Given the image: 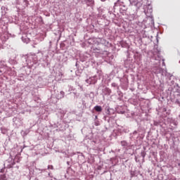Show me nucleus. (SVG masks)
<instances>
[{
  "mask_svg": "<svg viewBox=\"0 0 180 180\" xmlns=\"http://www.w3.org/2000/svg\"><path fill=\"white\" fill-rule=\"evenodd\" d=\"M96 112H102V107L101 105H96L94 107Z\"/></svg>",
  "mask_w": 180,
  "mask_h": 180,
  "instance_id": "obj_1",
  "label": "nucleus"
},
{
  "mask_svg": "<svg viewBox=\"0 0 180 180\" xmlns=\"http://www.w3.org/2000/svg\"><path fill=\"white\" fill-rule=\"evenodd\" d=\"M48 169H53V165H49Z\"/></svg>",
  "mask_w": 180,
  "mask_h": 180,
  "instance_id": "obj_2",
  "label": "nucleus"
},
{
  "mask_svg": "<svg viewBox=\"0 0 180 180\" xmlns=\"http://www.w3.org/2000/svg\"><path fill=\"white\" fill-rule=\"evenodd\" d=\"M61 95H64V91H60Z\"/></svg>",
  "mask_w": 180,
  "mask_h": 180,
  "instance_id": "obj_3",
  "label": "nucleus"
},
{
  "mask_svg": "<svg viewBox=\"0 0 180 180\" xmlns=\"http://www.w3.org/2000/svg\"><path fill=\"white\" fill-rule=\"evenodd\" d=\"M105 1H106V0H101L102 2H105Z\"/></svg>",
  "mask_w": 180,
  "mask_h": 180,
  "instance_id": "obj_4",
  "label": "nucleus"
},
{
  "mask_svg": "<svg viewBox=\"0 0 180 180\" xmlns=\"http://www.w3.org/2000/svg\"><path fill=\"white\" fill-rule=\"evenodd\" d=\"M176 102H177V103H179V101L177 100Z\"/></svg>",
  "mask_w": 180,
  "mask_h": 180,
  "instance_id": "obj_5",
  "label": "nucleus"
}]
</instances>
